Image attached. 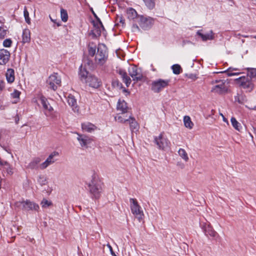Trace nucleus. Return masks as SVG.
I'll return each instance as SVG.
<instances>
[{
	"mask_svg": "<svg viewBox=\"0 0 256 256\" xmlns=\"http://www.w3.org/2000/svg\"><path fill=\"white\" fill-rule=\"evenodd\" d=\"M130 208L132 213L140 222L144 217V212L136 199L130 198Z\"/></svg>",
	"mask_w": 256,
	"mask_h": 256,
	"instance_id": "f257e3e1",
	"label": "nucleus"
},
{
	"mask_svg": "<svg viewBox=\"0 0 256 256\" xmlns=\"http://www.w3.org/2000/svg\"><path fill=\"white\" fill-rule=\"evenodd\" d=\"M108 57L107 49L104 44H98L97 48V52L96 54V62L100 65L103 64Z\"/></svg>",
	"mask_w": 256,
	"mask_h": 256,
	"instance_id": "f03ea898",
	"label": "nucleus"
},
{
	"mask_svg": "<svg viewBox=\"0 0 256 256\" xmlns=\"http://www.w3.org/2000/svg\"><path fill=\"white\" fill-rule=\"evenodd\" d=\"M60 84L61 78L56 73L51 74L46 80L47 86L54 90H56Z\"/></svg>",
	"mask_w": 256,
	"mask_h": 256,
	"instance_id": "7ed1b4c3",
	"label": "nucleus"
},
{
	"mask_svg": "<svg viewBox=\"0 0 256 256\" xmlns=\"http://www.w3.org/2000/svg\"><path fill=\"white\" fill-rule=\"evenodd\" d=\"M236 83L246 92H250L254 88V84L248 78L245 76H242L235 80Z\"/></svg>",
	"mask_w": 256,
	"mask_h": 256,
	"instance_id": "20e7f679",
	"label": "nucleus"
},
{
	"mask_svg": "<svg viewBox=\"0 0 256 256\" xmlns=\"http://www.w3.org/2000/svg\"><path fill=\"white\" fill-rule=\"evenodd\" d=\"M15 206L26 210H38L39 209V206L38 204L29 200L16 202L15 203Z\"/></svg>",
	"mask_w": 256,
	"mask_h": 256,
	"instance_id": "39448f33",
	"label": "nucleus"
},
{
	"mask_svg": "<svg viewBox=\"0 0 256 256\" xmlns=\"http://www.w3.org/2000/svg\"><path fill=\"white\" fill-rule=\"evenodd\" d=\"M170 80H169L158 79L152 83V90L155 92H159L168 86Z\"/></svg>",
	"mask_w": 256,
	"mask_h": 256,
	"instance_id": "423d86ee",
	"label": "nucleus"
},
{
	"mask_svg": "<svg viewBox=\"0 0 256 256\" xmlns=\"http://www.w3.org/2000/svg\"><path fill=\"white\" fill-rule=\"evenodd\" d=\"M136 22L139 24L142 28L144 30H147L150 28L152 25L154 23V20L150 17L138 16L137 18Z\"/></svg>",
	"mask_w": 256,
	"mask_h": 256,
	"instance_id": "0eeeda50",
	"label": "nucleus"
},
{
	"mask_svg": "<svg viewBox=\"0 0 256 256\" xmlns=\"http://www.w3.org/2000/svg\"><path fill=\"white\" fill-rule=\"evenodd\" d=\"M90 191L93 196L97 198L100 197L102 188L100 183L96 180H92L89 184Z\"/></svg>",
	"mask_w": 256,
	"mask_h": 256,
	"instance_id": "6e6552de",
	"label": "nucleus"
},
{
	"mask_svg": "<svg viewBox=\"0 0 256 256\" xmlns=\"http://www.w3.org/2000/svg\"><path fill=\"white\" fill-rule=\"evenodd\" d=\"M154 142L160 149L166 150L170 147L169 140L162 134L154 138Z\"/></svg>",
	"mask_w": 256,
	"mask_h": 256,
	"instance_id": "1a4fd4ad",
	"label": "nucleus"
},
{
	"mask_svg": "<svg viewBox=\"0 0 256 256\" xmlns=\"http://www.w3.org/2000/svg\"><path fill=\"white\" fill-rule=\"evenodd\" d=\"M214 84L212 88L211 91L218 94H224L227 92L228 88L223 80L216 81Z\"/></svg>",
	"mask_w": 256,
	"mask_h": 256,
	"instance_id": "9d476101",
	"label": "nucleus"
},
{
	"mask_svg": "<svg viewBox=\"0 0 256 256\" xmlns=\"http://www.w3.org/2000/svg\"><path fill=\"white\" fill-rule=\"evenodd\" d=\"M58 156V152H54L51 153L46 159V160L39 165V168L40 170H44L49 166L53 164L56 160L54 159V158Z\"/></svg>",
	"mask_w": 256,
	"mask_h": 256,
	"instance_id": "9b49d317",
	"label": "nucleus"
},
{
	"mask_svg": "<svg viewBox=\"0 0 256 256\" xmlns=\"http://www.w3.org/2000/svg\"><path fill=\"white\" fill-rule=\"evenodd\" d=\"M38 100H39L43 108L46 112H50L53 110L52 107L50 105L47 99L44 96L39 95L37 98L33 99V102H37Z\"/></svg>",
	"mask_w": 256,
	"mask_h": 256,
	"instance_id": "f8f14e48",
	"label": "nucleus"
},
{
	"mask_svg": "<svg viewBox=\"0 0 256 256\" xmlns=\"http://www.w3.org/2000/svg\"><path fill=\"white\" fill-rule=\"evenodd\" d=\"M128 71L133 80L138 82L142 79V75L136 66H130Z\"/></svg>",
	"mask_w": 256,
	"mask_h": 256,
	"instance_id": "ddd939ff",
	"label": "nucleus"
},
{
	"mask_svg": "<svg viewBox=\"0 0 256 256\" xmlns=\"http://www.w3.org/2000/svg\"><path fill=\"white\" fill-rule=\"evenodd\" d=\"M97 20L93 22L94 29L92 30L93 34L95 36H100L101 33L104 30V26L100 19L95 14H94Z\"/></svg>",
	"mask_w": 256,
	"mask_h": 256,
	"instance_id": "4468645a",
	"label": "nucleus"
},
{
	"mask_svg": "<svg viewBox=\"0 0 256 256\" xmlns=\"http://www.w3.org/2000/svg\"><path fill=\"white\" fill-rule=\"evenodd\" d=\"M84 84H87L90 87L97 88L101 84V81L94 76H89L88 78L85 81Z\"/></svg>",
	"mask_w": 256,
	"mask_h": 256,
	"instance_id": "2eb2a0df",
	"label": "nucleus"
},
{
	"mask_svg": "<svg viewBox=\"0 0 256 256\" xmlns=\"http://www.w3.org/2000/svg\"><path fill=\"white\" fill-rule=\"evenodd\" d=\"M89 76H91V74H89L88 71L87 70L86 66L85 64H82L80 68L79 72H78V77L80 80L84 83L85 81L88 78Z\"/></svg>",
	"mask_w": 256,
	"mask_h": 256,
	"instance_id": "dca6fc26",
	"label": "nucleus"
},
{
	"mask_svg": "<svg viewBox=\"0 0 256 256\" xmlns=\"http://www.w3.org/2000/svg\"><path fill=\"white\" fill-rule=\"evenodd\" d=\"M76 134L78 136L76 139L82 146H86L91 142L92 139L89 136L78 133H76Z\"/></svg>",
	"mask_w": 256,
	"mask_h": 256,
	"instance_id": "f3484780",
	"label": "nucleus"
},
{
	"mask_svg": "<svg viewBox=\"0 0 256 256\" xmlns=\"http://www.w3.org/2000/svg\"><path fill=\"white\" fill-rule=\"evenodd\" d=\"M10 53L5 49L0 50V65H5L10 60Z\"/></svg>",
	"mask_w": 256,
	"mask_h": 256,
	"instance_id": "a211bd4d",
	"label": "nucleus"
},
{
	"mask_svg": "<svg viewBox=\"0 0 256 256\" xmlns=\"http://www.w3.org/2000/svg\"><path fill=\"white\" fill-rule=\"evenodd\" d=\"M197 34L204 41L212 40L214 38V34L212 30H210L206 33H203L202 30H199L197 32Z\"/></svg>",
	"mask_w": 256,
	"mask_h": 256,
	"instance_id": "6ab92c4d",
	"label": "nucleus"
},
{
	"mask_svg": "<svg viewBox=\"0 0 256 256\" xmlns=\"http://www.w3.org/2000/svg\"><path fill=\"white\" fill-rule=\"evenodd\" d=\"M82 128L84 132H92L96 130L97 128L95 125L90 122H86L82 124Z\"/></svg>",
	"mask_w": 256,
	"mask_h": 256,
	"instance_id": "aec40b11",
	"label": "nucleus"
},
{
	"mask_svg": "<svg viewBox=\"0 0 256 256\" xmlns=\"http://www.w3.org/2000/svg\"><path fill=\"white\" fill-rule=\"evenodd\" d=\"M41 160L42 158L40 157L34 158L28 165V168L31 170L38 169Z\"/></svg>",
	"mask_w": 256,
	"mask_h": 256,
	"instance_id": "412c9836",
	"label": "nucleus"
},
{
	"mask_svg": "<svg viewBox=\"0 0 256 256\" xmlns=\"http://www.w3.org/2000/svg\"><path fill=\"white\" fill-rule=\"evenodd\" d=\"M131 116L126 115V113H122L121 115L118 114L115 116L114 119L116 121L120 123H126L128 122Z\"/></svg>",
	"mask_w": 256,
	"mask_h": 256,
	"instance_id": "4be33fe9",
	"label": "nucleus"
},
{
	"mask_svg": "<svg viewBox=\"0 0 256 256\" xmlns=\"http://www.w3.org/2000/svg\"><path fill=\"white\" fill-rule=\"evenodd\" d=\"M67 102L74 111L78 110L76 100L73 96L71 94L68 95L67 98Z\"/></svg>",
	"mask_w": 256,
	"mask_h": 256,
	"instance_id": "5701e85b",
	"label": "nucleus"
},
{
	"mask_svg": "<svg viewBox=\"0 0 256 256\" xmlns=\"http://www.w3.org/2000/svg\"><path fill=\"white\" fill-rule=\"evenodd\" d=\"M30 42V31L28 28L24 30L22 34V42L24 44Z\"/></svg>",
	"mask_w": 256,
	"mask_h": 256,
	"instance_id": "b1692460",
	"label": "nucleus"
},
{
	"mask_svg": "<svg viewBox=\"0 0 256 256\" xmlns=\"http://www.w3.org/2000/svg\"><path fill=\"white\" fill-rule=\"evenodd\" d=\"M6 80L8 83L13 82L15 79L14 70L12 68L8 69L6 74Z\"/></svg>",
	"mask_w": 256,
	"mask_h": 256,
	"instance_id": "393cba45",
	"label": "nucleus"
},
{
	"mask_svg": "<svg viewBox=\"0 0 256 256\" xmlns=\"http://www.w3.org/2000/svg\"><path fill=\"white\" fill-rule=\"evenodd\" d=\"M117 109L121 111L122 113H126L128 108L126 102L124 100H119L117 106Z\"/></svg>",
	"mask_w": 256,
	"mask_h": 256,
	"instance_id": "a878e982",
	"label": "nucleus"
},
{
	"mask_svg": "<svg viewBox=\"0 0 256 256\" xmlns=\"http://www.w3.org/2000/svg\"><path fill=\"white\" fill-rule=\"evenodd\" d=\"M127 16L129 19L134 20L136 19L137 21V18L138 16L136 10L132 8H128L126 10Z\"/></svg>",
	"mask_w": 256,
	"mask_h": 256,
	"instance_id": "bb28decb",
	"label": "nucleus"
},
{
	"mask_svg": "<svg viewBox=\"0 0 256 256\" xmlns=\"http://www.w3.org/2000/svg\"><path fill=\"white\" fill-rule=\"evenodd\" d=\"M119 74L121 76L123 82L125 83L126 86H128L131 83V80L130 77L125 72L122 70H119Z\"/></svg>",
	"mask_w": 256,
	"mask_h": 256,
	"instance_id": "cd10ccee",
	"label": "nucleus"
},
{
	"mask_svg": "<svg viewBox=\"0 0 256 256\" xmlns=\"http://www.w3.org/2000/svg\"><path fill=\"white\" fill-rule=\"evenodd\" d=\"M20 94L21 92L16 90H14V92L10 94V98L14 99L12 101V103L16 104L19 102Z\"/></svg>",
	"mask_w": 256,
	"mask_h": 256,
	"instance_id": "c85d7f7f",
	"label": "nucleus"
},
{
	"mask_svg": "<svg viewBox=\"0 0 256 256\" xmlns=\"http://www.w3.org/2000/svg\"><path fill=\"white\" fill-rule=\"evenodd\" d=\"M184 123L185 127L190 130L193 128L194 125L189 116H184Z\"/></svg>",
	"mask_w": 256,
	"mask_h": 256,
	"instance_id": "c756f323",
	"label": "nucleus"
},
{
	"mask_svg": "<svg viewBox=\"0 0 256 256\" xmlns=\"http://www.w3.org/2000/svg\"><path fill=\"white\" fill-rule=\"evenodd\" d=\"M238 70V68H230L224 71V72H225L228 76H238L240 74V72H234V71H237Z\"/></svg>",
	"mask_w": 256,
	"mask_h": 256,
	"instance_id": "7c9ffc66",
	"label": "nucleus"
},
{
	"mask_svg": "<svg viewBox=\"0 0 256 256\" xmlns=\"http://www.w3.org/2000/svg\"><path fill=\"white\" fill-rule=\"evenodd\" d=\"M230 122L232 126L238 131L240 132L242 129L240 124L236 120L235 118L232 117Z\"/></svg>",
	"mask_w": 256,
	"mask_h": 256,
	"instance_id": "2f4dec72",
	"label": "nucleus"
},
{
	"mask_svg": "<svg viewBox=\"0 0 256 256\" xmlns=\"http://www.w3.org/2000/svg\"><path fill=\"white\" fill-rule=\"evenodd\" d=\"M96 46L93 42H90L88 46V52L90 56H93L96 54Z\"/></svg>",
	"mask_w": 256,
	"mask_h": 256,
	"instance_id": "473e14b6",
	"label": "nucleus"
},
{
	"mask_svg": "<svg viewBox=\"0 0 256 256\" xmlns=\"http://www.w3.org/2000/svg\"><path fill=\"white\" fill-rule=\"evenodd\" d=\"M178 154L184 160L185 162H188V156L185 150L183 148H180L178 150Z\"/></svg>",
	"mask_w": 256,
	"mask_h": 256,
	"instance_id": "72a5a7b5",
	"label": "nucleus"
},
{
	"mask_svg": "<svg viewBox=\"0 0 256 256\" xmlns=\"http://www.w3.org/2000/svg\"><path fill=\"white\" fill-rule=\"evenodd\" d=\"M128 122H129L130 128L132 131H134V130H136L138 129V126L134 118L131 116Z\"/></svg>",
	"mask_w": 256,
	"mask_h": 256,
	"instance_id": "f704fd0d",
	"label": "nucleus"
},
{
	"mask_svg": "<svg viewBox=\"0 0 256 256\" xmlns=\"http://www.w3.org/2000/svg\"><path fill=\"white\" fill-rule=\"evenodd\" d=\"M206 232L210 236L214 237L217 234L216 232L211 227L208 226L206 229Z\"/></svg>",
	"mask_w": 256,
	"mask_h": 256,
	"instance_id": "c9c22d12",
	"label": "nucleus"
},
{
	"mask_svg": "<svg viewBox=\"0 0 256 256\" xmlns=\"http://www.w3.org/2000/svg\"><path fill=\"white\" fill-rule=\"evenodd\" d=\"M172 70L173 72L176 74H178L182 72L181 66L178 64L173 65L172 67Z\"/></svg>",
	"mask_w": 256,
	"mask_h": 256,
	"instance_id": "e433bc0d",
	"label": "nucleus"
},
{
	"mask_svg": "<svg viewBox=\"0 0 256 256\" xmlns=\"http://www.w3.org/2000/svg\"><path fill=\"white\" fill-rule=\"evenodd\" d=\"M40 204L42 208H47L52 205V202L44 198L41 202Z\"/></svg>",
	"mask_w": 256,
	"mask_h": 256,
	"instance_id": "4c0bfd02",
	"label": "nucleus"
},
{
	"mask_svg": "<svg viewBox=\"0 0 256 256\" xmlns=\"http://www.w3.org/2000/svg\"><path fill=\"white\" fill-rule=\"evenodd\" d=\"M143 1L148 8L152 9L154 8L155 5L154 0H143Z\"/></svg>",
	"mask_w": 256,
	"mask_h": 256,
	"instance_id": "58836bf2",
	"label": "nucleus"
},
{
	"mask_svg": "<svg viewBox=\"0 0 256 256\" xmlns=\"http://www.w3.org/2000/svg\"><path fill=\"white\" fill-rule=\"evenodd\" d=\"M7 30L4 26H0V40L2 39L6 36Z\"/></svg>",
	"mask_w": 256,
	"mask_h": 256,
	"instance_id": "ea45409f",
	"label": "nucleus"
},
{
	"mask_svg": "<svg viewBox=\"0 0 256 256\" xmlns=\"http://www.w3.org/2000/svg\"><path fill=\"white\" fill-rule=\"evenodd\" d=\"M60 16L63 22H66L68 20V16L67 12L66 10L64 9H62L60 10Z\"/></svg>",
	"mask_w": 256,
	"mask_h": 256,
	"instance_id": "a19ab883",
	"label": "nucleus"
},
{
	"mask_svg": "<svg viewBox=\"0 0 256 256\" xmlns=\"http://www.w3.org/2000/svg\"><path fill=\"white\" fill-rule=\"evenodd\" d=\"M4 168L6 170L8 174L12 175L13 174V168L8 162H5V167Z\"/></svg>",
	"mask_w": 256,
	"mask_h": 256,
	"instance_id": "79ce46f5",
	"label": "nucleus"
},
{
	"mask_svg": "<svg viewBox=\"0 0 256 256\" xmlns=\"http://www.w3.org/2000/svg\"><path fill=\"white\" fill-rule=\"evenodd\" d=\"M248 74L251 78L256 76V68H247Z\"/></svg>",
	"mask_w": 256,
	"mask_h": 256,
	"instance_id": "37998d69",
	"label": "nucleus"
},
{
	"mask_svg": "<svg viewBox=\"0 0 256 256\" xmlns=\"http://www.w3.org/2000/svg\"><path fill=\"white\" fill-rule=\"evenodd\" d=\"M24 14L26 22L28 24H30V18L29 17V13L26 8H25L24 10Z\"/></svg>",
	"mask_w": 256,
	"mask_h": 256,
	"instance_id": "c03bdc74",
	"label": "nucleus"
},
{
	"mask_svg": "<svg viewBox=\"0 0 256 256\" xmlns=\"http://www.w3.org/2000/svg\"><path fill=\"white\" fill-rule=\"evenodd\" d=\"M12 40L10 38H7L4 40L3 42V46L6 48H9L11 46Z\"/></svg>",
	"mask_w": 256,
	"mask_h": 256,
	"instance_id": "a18cd8bd",
	"label": "nucleus"
},
{
	"mask_svg": "<svg viewBox=\"0 0 256 256\" xmlns=\"http://www.w3.org/2000/svg\"><path fill=\"white\" fill-rule=\"evenodd\" d=\"M38 182L41 184L44 185L45 184L46 182V179L45 177L43 176H40L38 179Z\"/></svg>",
	"mask_w": 256,
	"mask_h": 256,
	"instance_id": "49530a36",
	"label": "nucleus"
},
{
	"mask_svg": "<svg viewBox=\"0 0 256 256\" xmlns=\"http://www.w3.org/2000/svg\"><path fill=\"white\" fill-rule=\"evenodd\" d=\"M235 100L236 102H238L240 104L243 103V100H242V97L240 96L238 94L236 96H235Z\"/></svg>",
	"mask_w": 256,
	"mask_h": 256,
	"instance_id": "de8ad7c7",
	"label": "nucleus"
},
{
	"mask_svg": "<svg viewBox=\"0 0 256 256\" xmlns=\"http://www.w3.org/2000/svg\"><path fill=\"white\" fill-rule=\"evenodd\" d=\"M133 32H138L140 31L139 27L136 24H134L132 28Z\"/></svg>",
	"mask_w": 256,
	"mask_h": 256,
	"instance_id": "09e8293b",
	"label": "nucleus"
},
{
	"mask_svg": "<svg viewBox=\"0 0 256 256\" xmlns=\"http://www.w3.org/2000/svg\"><path fill=\"white\" fill-rule=\"evenodd\" d=\"M5 87V82L3 80H0V90H2Z\"/></svg>",
	"mask_w": 256,
	"mask_h": 256,
	"instance_id": "8fccbe9b",
	"label": "nucleus"
},
{
	"mask_svg": "<svg viewBox=\"0 0 256 256\" xmlns=\"http://www.w3.org/2000/svg\"><path fill=\"white\" fill-rule=\"evenodd\" d=\"M220 115L222 116L223 121L224 122H226L228 124L229 123H228V120L222 114L220 113Z\"/></svg>",
	"mask_w": 256,
	"mask_h": 256,
	"instance_id": "3c124183",
	"label": "nucleus"
},
{
	"mask_svg": "<svg viewBox=\"0 0 256 256\" xmlns=\"http://www.w3.org/2000/svg\"><path fill=\"white\" fill-rule=\"evenodd\" d=\"M250 109V110H256V105L254 106H250V107H248Z\"/></svg>",
	"mask_w": 256,
	"mask_h": 256,
	"instance_id": "603ef678",
	"label": "nucleus"
},
{
	"mask_svg": "<svg viewBox=\"0 0 256 256\" xmlns=\"http://www.w3.org/2000/svg\"><path fill=\"white\" fill-rule=\"evenodd\" d=\"M252 131L256 136V128L254 127L252 128Z\"/></svg>",
	"mask_w": 256,
	"mask_h": 256,
	"instance_id": "864d4df0",
	"label": "nucleus"
},
{
	"mask_svg": "<svg viewBox=\"0 0 256 256\" xmlns=\"http://www.w3.org/2000/svg\"><path fill=\"white\" fill-rule=\"evenodd\" d=\"M120 22H121L122 24H124V20L122 19V18H120Z\"/></svg>",
	"mask_w": 256,
	"mask_h": 256,
	"instance_id": "5fc2aeb1",
	"label": "nucleus"
},
{
	"mask_svg": "<svg viewBox=\"0 0 256 256\" xmlns=\"http://www.w3.org/2000/svg\"><path fill=\"white\" fill-rule=\"evenodd\" d=\"M108 247L110 248V251H112V246H111L110 245H109V244H108Z\"/></svg>",
	"mask_w": 256,
	"mask_h": 256,
	"instance_id": "6e6d98bb",
	"label": "nucleus"
},
{
	"mask_svg": "<svg viewBox=\"0 0 256 256\" xmlns=\"http://www.w3.org/2000/svg\"><path fill=\"white\" fill-rule=\"evenodd\" d=\"M3 162V164H0L3 166L4 168L5 167V162Z\"/></svg>",
	"mask_w": 256,
	"mask_h": 256,
	"instance_id": "4d7b16f0",
	"label": "nucleus"
},
{
	"mask_svg": "<svg viewBox=\"0 0 256 256\" xmlns=\"http://www.w3.org/2000/svg\"><path fill=\"white\" fill-rule=\"evenodd\" d=\"M110 252H111V254H112L113 256H114V254H116L114 252L113 250L110 251Z\"/></svg>",
	"mask_w": 256,
	"mask_h": 256,
	"instance_id": "13d9d810",
	"label": "nucleus"
},
{
	"mask_svg": "<svg viewBox=\"0 0 256 256\" xmlns=\"http://www.w3.org/2000/svg\"><path fill=\"white\" fill-rule=\"evenodd\" d=\"M110 252H111V254H112L113 256H114V254H116L114 252L113 250L110 251Z\"/></svg>",
	"mask_w": 256,
	"mask_h": 256,
	"instance_id": "bf43d9fd",
	"label": "nucleus"
},
{
	"mask_svg": "<svg viewBox=\"0 0 256 256\" xmlns=\"http://www.w3.org/2000/svg\"><path fill=\"white\" fill-rule=\"evenodd\" d=\"M110 252H111V254H112L113 256H114V254H116L114 252L113 250L110 251Z\"/></svg>",
	"mask_w": 256,
	"mask_h": 256,
	"instance_id": "052dcab7",
	"label": "nucleus"
},
{
	"mask_svg": "<svg viewBox=\"0 0 256 256\" xmlns=\"http://www.w3.org/2000/svg\"><path fill=\"white\" fill-rule=\"evenodd\" d=\"M110 252H111V254H112L113 256H114V254H116L114 252L113 250L110 251Z\"/></svg>",
	"mask_w": 256,
	"mask_h": 256,
	"instance_id": "680f3d73",
	"label": "nucleus"
},
{
	"mask_svg": "<svg viewBox=\"0 0 256 256\" xmlns=\"http://www.w3.org/2000/svg\"><path fill=\"white\" fill-rule=\"evenodd\" d=\"M56 24L58 26H60V24L58 22H56Z\"/></svg>",
	"mask_w": 256,
	"mask_h": 256,
	"instance_id": "e2e57ef3",
	"label": "nucleus"
},
{
	"mask_svg": "<svg viewBox=\"0 0 256 256\" xmlns=\"http://www.w3.org/2000/svg\"><path fill=\"white\" fill-rule=\"evenodd\" d=\"M0 164H3V162L1 160H0Z\"/></svg>",
	"mask_w": 256,
	"mask_h": 256,
	"instance_id": "0e129e2a",
	"label": "nucleus"
},
{
	"mask_svg": "<svg viewBox=\"0 0 256 256\" xmlns=\"http://www.w3.org/2000/svg\"><path fill=\"white\" fill-rule=\"evenodd\" d=\"M51 20H52L53 22H54L56 23V21H54V20L52 19V18H51Z\"/></svg>",
	"mask_w": 256,
	"mask_h": 256,
	"instance_id": "69168bd1",
	"label": "nucleus"
},
{
	"mask_svg": "<svg viewBox=\"0 0 256 256\" xmlns=\"http://www.w3.org/2000/svg\"><path fill=\"white\" fill-rule=\"evenodd\" d=\"M250 134V136L252 138H253V136H252V134Z\"/></svg>",
	"mask_w": 256,
	"mask_h": 256,
	"instance_id": "338daca9",
	"label": "nucleus"
},
{
	"mask_svg": "<svg viewBox=\"0 0 256 256\" xmlns=\"http://www.w3.org/2000/svg\"><path fill=\"white\" fill-rule=\"evenodd\" d=\"M253 38L256 39V36H254Z\"/></svg>",
	"mask_w": 256,
	"mask_h": 256,
	"instance_id": "774afa93",
	"label": "nucleus"
}]
</instances>
